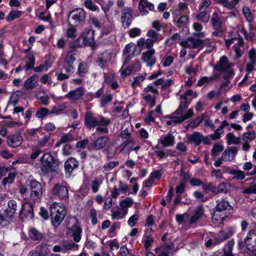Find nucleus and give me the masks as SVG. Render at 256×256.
<instances>
[{
	"instance_id": "f257e3e1",
	"label": "nucleus",
	"mask_w": 256,
	"mask_h": 256,
	"mask_svg": "<svg viewBox=\"0 0 256 256\" xmlns=\"http://www.w3.org/2000/svg\"><path fill=\"white\" fill-rule=\"evenodd\" d=\"M214 209L212 218L214 220L219 222L220 224L227 218L232 216L234 209L230 202L224 198L218 199Z\"/></svg>"
},
{
	"instance_id": "f03ea898",
	"label": "nucleus",
	"mask_w": 256,
	"mask_h": 256,
	"mask_svg": "<svg viewBox=\"0 0 256 256\" xmlns=\"http://www.w3.org/2000/svg\"><path fill=\"white\" fill-rule=\"evenodd\" d=\"M242 233L238 235V247L240 250L246 248L248 251H256V228L250 230L244 239L242 238Z\"/></svg>"
},
{
	"instance_id": "7ed1b4c3",
	"label": "nucleus",
	"mask_w": 256,
	"mask_h": 256,
	"mask_svg": "<svg viewBox=\"0 0 256 256\" xmlns=\"http://www.w3.org/2000/svg\"><path fill=\"white\" fill-rule=\"evenodd\" d=\"M41 166L40 170L44 174H48L50 172H57L60 162L58 158H55L51 152H46L40 158Z\"/></svg>"
},
{
	"instance_id": "20e7f679",
	"label": "nucleus",
	"mask_w": 256,
	"mask_h": 256,
	"mask_svg": "<svg viewBox=\"0 0 256 256\" xmlns=\"http://www.w3.org/2000/svg\"><path fill=\"white\" fill-rule=\"evenodd\" d=\"M17 203L15 200H10L8 202V208L0 210V225L8 226L12 221L16 212Z\"/></svg>"
},
{
	"instance_id": "39448f33",
	"label": "nucleus",
	"mask_w": 256,
	"mask_h": 256,
	"mask_svg": "<svg viewBox=\"0 0 256 256\" xmlns=\"http://www.w3.org/2000/svg\"><path fill=\"white\" fill-rule=\"evenodd\" d=\"M236 232L235 227H228L220 231L213 239L208 240L205 244L206 248H212L218 245L224 241L228 240L233 236Z\"/></svg>"
},
{
	"instance_id": "423d86ee",
	"label": "nucleus",
	"mask_w": 256,
	"mask_h": 256,
	"mask_svg": "<svg viewBox=\"0 0 256 256\" xmlns=\"http://www.w3.org/2000/svg\"><path fill=\"white\" fill-rule=\"evenodd\" d=\"M50 212L52 225L54 228H58L63 221L66 212L65 208L59 205V204L54 202L50 207Z\"/></svg>"
},
{
	"instance_id": "0eeeda50",
	"label": "nucleus",
	"mask_w": 256,
	"mask_h": 256,
	"mask_svg": "<svg viewBox=\"0 0 256 256\" xmlns=\"http://www.w3.org/2000/svg\"><path fill=\"white\" fill-rule=\"evenodd\" d=\"M26 184L30 190V198L34 202L40 201L43 194L42 184L34 178L28 180Z\"/></svg>"
},
{
	"instance_id": "6e6552de",
	"label": "nucleus",
	"mask_w": 256,
	"mask_h": 256,
	"mask_svg": "<svg viewBox=\"0 0 256 256\" xmlns=\"http://www.w3.org/2000/svg\"><path fill=\"white\" fill-rule=\"evenodd\" d=\"M86 12L82 8H76L70 11L68 15V20L71 19L73 24L80 26L85 23Z\"/></svg>"
},
{
	"instance_id": "1a4fd4ad",
	"label": "nucleus",
	"mask_w": 256,
	"mask_h": 256,
	"mask_svg": "<svg viewBox=\"0 0 256 256\" xmlns=\"http://www.w3.org/2000/svg\"><path fill=\"white\" fill-rule=\"evenodd\" d=\"M94 30L92 29H86L79 36L82 44L84 46H91L93 49L96 45V41L94 38Z\"/></svg>"
},
{
	"instance_id": "9d476101",
	"label": "nucleus",
	"mask_w": 256,
	"mask_h": 256,
	"mask_svg": "<svg viewBox=\"0 0 256 256\" xmlns=\"http://www.w3.org/2000/svg\"><path fill=\"white\" fill-rule=\"evenodd\" d=\"M26 58L28 59V61L26 62V65L24 66V68L25 69V70L28 71L33 70L36 72H41L44 71L45 68L42 64L34 68L36 58L34 54L30 53L28 54V55L26 56Z\"/></svg>"
},
{
	"instance_id": "9b49d317",
	"label": "nucleus",
	"mask_w": 256,
	"mask_h": 256,
	"mask_svg": "<svg viewBox=\"0 0 256 256\" xmlns=\"http://www.w3.org/2000/svg\"><path fill=\"white\" fill-rule=\"evenodd\" d=\"M52 194L60 199L66 200L68 198V192L66 186L62 184H56L52 189Z\"/></svg>"
},
{
	"instance_id": "f8f14e48",
	"label": "nucleus",
	"mask_w": 256,
	"mask_h": 256,
	"mask_svg": "<svg viewBox=\"0 0 256 256\" xmlns=\"http://www.w3.org/2000/svg\"><path fill=\"white\" fill-rule=\"evenodd\" d=\"M20 216L22 218L24 216L27 220H30L34 218V207L32 205L29 203L21 204L20 210Z\"/></svg>"
},
{
	"instance_id": "ddd939ff",
	"label": "nucleus",
	"mask_w": 256,
	"mask_h": 256,
	"mask_svg": "<svg viewBox=\"0 0 256 256\" xmlns=\"http://www.w3.org/2000/svg\"><path fill=\"white\" fill-rule=\"evenodd\" d=\"M132 10L128 7L124 8L122 10L121 22L124 28H128L132 22Z\"/></svg>"
},
{
	"instance_id": "4468645a",
	"label": "nucleus",
	"mask_w": 256,
	"mask_h": 256,
	"mask_svg": "<svg viewBox=\"0 0 256 256\" xmlns=\"http://www.w3.org/2000/svg\"><path fill=\"white\" fill-rule=\"evenodd\" d=\"M232 67L229 62L228 58L226 56H221L217 64L214 66V70L218 72H226V70L230 69Z\"/></svg>"
},
{
	"instance_id": "2eb2a0df",
	"label": "nucleus",
	"mask_w": 256,
	"mask_h": 256,
	"mask_svg": "<svg viewBox=\"0 0 256 256\" xmlns=\"http://www.w3.org/2000/svg\"><path fill=\"white\" fill-rule=\"evenodd\" d=\"M155 52L154 49H151L142 54V59L144 62H148L147 65L148 66H153L156 62V58L152 56Z\"/></svg>"
},
{
	"instance_id": "dca6fc26",
	"label": "nucleus",
	"mask_w": 256,
	"mask_h": 256,
	"mask_svg": "<svg viewBox=\"0 0 256 256\" xmlns=\"http://www.w3.org/2000/svg\"><path fill=\"white\" fill-rule=\"evenodd\" d=\"M78 162L74 158H69L65 162L64 164V168L65 172L66 174H72V171L78 168Z\"/></svg>"
},
{
	"instance_id": "f3484780",
	"label": "nucleus",
	"mask_w": 256,
	"mask_h": 256,
	"mask_svg": "<svg viewBox=\"0 0 256 256\" xmlns=\"http://www.w3.org/2000/svg\"><path fill=\"white\" fill-rule=\"evenodd\" d=\"M84 124L86 128L90 130L98 126V120L96 118L92 116V113L89 112H86V114Z\"/></svg>"
},
{
	"instance_id": "a211bd4d",
	"label": "nucleus",
	"mask_w": 256,
	"mask_h": 256,
	"mask_svg": "<svg viewBox=\"0 0 256 256\" xmlns=\"http://www.w3.org/2000/svg\"><path fill=\"white\" fill-rule=\"evenodd\" d=\"M69 230L72 232V237L74 240L78 242L80 241L82 238V228L80 224L76 221V222L73 224Z\"/></svg>"
},
{
	"instance_id": "6ab92c4d",
	"label": "nucleus",
	"mask_w": 256,
	"mask_h": 256,
	"mask_svg": "<svg viewBox=\"0 0 256 256\" xmlns=\"http://www.w3.org/2000/svg\"><path fill=\"white\" fill-rule=\"evenodd\" d=\"M23 141V138L21 136L18 134H12L7 137V142L8 145L13 148L20 146Z\"/></svg>"
},
{
	"instance_id": "aec40b11",
	"label": "nucleus",
	"mask_w": 256,
	"mask_h": 256,
	"mask_svg": "<svg viewBox=\"0 0 256 256\" xmlns=\"http://www.w3.org/2000/svg\"><path fill=\"white\" fill-rule=\"evenodd\" d=\"M109 141L108 136H102L96 139L92 144V148L96 150L104 148Z\"/></svg>"
},
{
	"instance_id": "412c9836",
	"label": "nucleus",
	"mask_w": 256,
	"mask_h": 256,
	"mask_svg": "<svg viewBox=\"0 0 256 256\" xmlns=\"http://www.w3.org/2000/svg\"><path fill=\"white\" fill-rule=\"evenodd\" d=\"M84 94V88L83 86H80L74 90L70 91L66 97L71 100H77Z\"/></svg>"
},
{
	"instance_id": "4be33fe9",
	"label": "nucleus",
	"mask_w": 256,
	"mask_h": 256,
	"mask_svg": "<svg viewBox=\"0 0 256 256\" xmlns=\"http://www.w3.org/2000/svg\"><path fill=\"white\" fill-rule=\"evenodd\" d=\"M29 238L33 241H41L44 238V234L36 228L30 227L28 230Z\"/></svg>"
},
{
	"instance_id": "5701e85b",
	"label": "nucleus",
	"mask_w": 256,
	"mask_h": 256,
	"mask_svg": "<svg viewBox=\"0 0 256 256\" xmlns=\"http://www.w3.org/2000/svg\"><path fill=\"white\" fill-rule=\"evenodd\" d=\"M204 210L202 205L197 206L194 211L193 215L190 218L189 222L190 224L195 223L204 214Z\"/></svg>"
},
{
	"instance_id": "b1692460",
	"label": "nucleus",
	"mask_w": 256,
	"mask_h": 256,
	"mask_svg": "<svg viewBox=\"0 0 256 256\" xmlns=\"http://www.w3.org/2000/svg\"><path fill=\"white\" fill-rule=\"evenodd\" d=\"M146 8H148L150 11H154V6L153 4L148 2L147 0H140L138 6L139 10L142 12H144V14H146L148 13V12L145 9Z\"/></svg>"
},
{
	"instance_id": "393cba45",
	"label": "nucleus",
	"mask_w": 256,
	"mask_h": 256,
	"mask_svg": "<svg viewBox=\"0 0 256 256\" xmlns=\"http://www.w3.org/2000/svg\"><path fill=\"white\" fill-rule=\"evenodd\" d=\"M203 136L198 132H194L192 134L187 136V138L190 143H194L196 146L200 145L202 142Z\"/></svg>"
},
{
	"instance_id": "a878e982",
	"label": "nucleus",
	"mask_w": 256,
	"mask_h": 256,
	"mask_svg": "<svg viewBox=\"0 0 256 256\" xmlns=\"http://www.w3.org/2000/svg\"><path fill=\"white\" fill-rule=\"evenodd\" d=\"M234 244V240L233 238L231 239L228 241L227 243L224 245V247L220 251L228 256H234L232 253Z\"/></svg>"
},
{
	"instance_id": "bb28decb",
	"label": "nucleus",
	"mask_w": 256,
	"mask_h": 256,
	"mask_svg": "<svg viewBox=\"0 0 256 256\" xmlns=\"http://www.w3.org/2000/svg\"><path fill=\"white\" fill-rule=\"evenodd\" d=\"M174 138L171 133H168L161 140V144L163 147L166 148L174 146Z\"/></svg>"
},
{
	"instance_id": "cd10ccee",
	"label": "nucleus",
	"mask_w": 256,
	"mask_h": 256,
	"mask_svg": "<svg viewBox=\"0 0 256 256\" xmlns=\"http://www.w3.org/2000/svg\"><path fill=\"white\" fill-rule=\"evenodd\" d=\"M38 80V76L36 74H34L29 77L24 82V86L26 89H32L34 87L35 84Z\"/></svg>"
},
{
	"instance_id": "c85d7f7f",
	"label": "nucleus",
	"mask_w": 256,
	"mask_h": 256,
	"mask_svg": "<svg viewBox=\"0 0 256 256\" xmlns=\"http://www.w3.org/2000/svg\"><path fill=\"white\" fill-rule=\"evenodd\" d=\"M68 24L70 26V27L66 30V36L69 38L74 40L76 37V27L77 26L72 24L68 20Z\"/></svg>"
},
{
	"instance_id": "c756f323",
	"label": "nucleus",
	"mask_w": 256,
	"mask_h": 256,
	"mask_svg": "<svg viewBox=\"0 0 256 256\" xmlns=\"http://www.w3.org/2000/svg\"><path fill=\"white\" fill-rule=\"evenodd\" d=\"M192 44V48H199L200 50H202L204 46V40L190 38H189Z\"/></svg>"
},
{
	"instance_id": "7c9ffc66",
	"label": "nucleus",
	"mask_w": 256,
	"mask_h": 256,
	"mask_svg": "<svg viewBox=\"0 0 256 256\" xmlns=\"http://www.w3.org/2000/svg\"><path fill=\"white\" fill-rule=\"evenodd\" d=\"M190 104V102H189L188 100H184V102H182L178 108L174 112V114L178 115L182 114L185 112V110L188 107Z\"/></svg>"
},
{
	"instance_id": "2f4dec72",
	"label": "nucleus",
	"mask_w": 256,
	"mask_h": 256,
	"mask_svg": "<svg viewBox=\"0 0 256 256\" xmlns=\"http://www.w3.org/2000/svg\"><path fill=\"white\" fill-rule=\"evenodd\" d=\"M51 114L50 111L46 108L41 107L36 111V117L38 118H44L47 116Z\"/></svg>"
},
{
	"instance_id": "473e14b6",
	"label": "nucleus",
	"mask_w": 256,
	"mask_h": 256,
	"mask_svg": "<svg viewBox=\"0 0 256 256\" xmlns=\"http://www.w3.org/2000/svg\"><path fill=\"white\" fill-rule=\"evenodd\" d=\"M88 64L85 62H81L78 64L77 73L80 77H84L85 74L88 72Z\"/></svg>"
},
{
	"instance_id": "72a5a7b5",
	"label": "nucleus",
	"mask_w": 256,
	"mask_h": 256,
	"mask_svg": "<svg viewBox=\"0 0 256 256\" xmlns=\"http://www.w3.org/2000/svg\"><path fill=\"white\" fill-rule=\"evenodd\" d=\"M188 16L186 15H182L176 21V26L181 28L185 26L188 23Z\"/></svg>"
},
{
	"instance_id": "f704fd0d",
	"label": "nucleus",
	"mask_w": 256,
	"mask_h": 256,
	"mask_svg": "<svg viewBox=\"0 0 256 256\" xmlns=\"http://www.w3.org/2000/svg\"><path fill=\"white\" fill-rule=\"evenodd\" d=\"M196 18L197 20L204 23L208 22L210 18V14H207L205 10L197 14L196 16Z\"/></svg>"
},
{
	"instance_id": "c9c22d12",
	"label": "nucleus",
	"mask_w": 256,
	"mask_h": 256,
	"mask_svg": "<svg viewBox=\"0 0 256 256\" xmlns=\"http://www.w3.org/2000/svg\"><path fill=\"white\" fill-rule=\"evenodd\" d=\"M227 142L228 144H238L240 142V139L239 137H236L234 134L229 132L226 136Z\"/></svg>"
},
{
	"instance_id": "e433bc0d",
	"label": "nucleus",
	"mask_w": 256,
	"mask_h": 256,
	"mask_svg": "<svg viewBox=\"0 0 256 256\" xmlns=\"http://www.w3.org/2000/svg\"><path fill=\"white\" fill-rule=\"evenodd\" d=\"M204 116H198L194 120L190 121L186 126V128H195L198 126L203 121Z\"/></svg>"
},
{
	"instance_id": "4c0bfd02",
	"label": "nucleus",
	"mask_w": 256,
	"mask_h": 256,
	"mask_svg": "<svg viewBox=\"0 0 256 256\" xmlns=\"http://www.w3.org/2000/svg\"><path fill=\"white\" fill-rule=\"evenodd\" d=\"M256 137L254 130L248 131L244 132L242 136V140L245 142H250L253 140Z\"/></svg>"
},
{
	"instance_id": "58836bf2",
	"label": "nucleus",
	"mask_w": 256,
	"mask_h": 256,
	"mask_svg": "<svg viewBox=\"0 0 256 256\" xmlns=\"http://www.w3.org/2000/svg\"><path fill=\"white\" fill-rule=\"evenodd\" d=\"M84 4L86 8L92 12H98L100 10L98 6L92 0H86Z\"/></svg>"
},
{
	"instance_id": "ea45409f",
	"label": "nucleus",
	"mask_w": 256,
	"mask_h": 256,
	"mask_svg": "<svg viewBox=\"0 0 256 256\" xmlns=\"http://www.w3.org/2000/svg\"><path fill=\"white\" fill-rule=\"evenodd\" d=\"M22 14V12L18 10H12L10 12L6 18V21L10 22L16 18H18L21 16Z\"/></svg>"
},
{
	"instance_id": "a19ab883",
	"label": "nucleus",
	"mask_w": 256,
	"mask_h": 256,
	"mask_svg": "<svg viewBox=\"0 0 256 256\" xmlns=\"http://www.w3.org/2000/svg\"><path fill=\"white\" fill-rule=\"evenodd\" d=\"M134 201L132 198L126 197L124 200H122L120 202V206L121 208H127L132 206Z\"/></svg>"
},
{
	"instance_id": "79ce46f5",
	"label": "nucleus",
	"mask_w": 256,
	"mask_h": 256,
	"mask_svg": "<svg viewBox=\"0 0 256 256\" xmlns=\"http://www.w3.org/2000/svg\"><path fill=\"white\" fill-rule=\"evenodd\" d=\"M243 14L246 20L249 22H252L254 20V16L250 8L248 7H244L242 8Z\"/></svg>"
},
{
	"instance_id": "37998d69",
	"label": "nucleus",
	"mask_w": 256,
	"mask_h": 256,
	"mask_svg": "<svg viewBox=\"0 0 256 256\" xmlns=\"http://www.w3.org/2000/svg\"><path fill=\"white\" fill-rule=\"evenodd\" d=\"M227 183L222 182L219 184L218 186H216V194L218 193L226 194L228 192V189L227 187Z\"/></svg>"
},
{
	"instance_id": "c03bdc74",
	"label": "nucleus",
	"mask_w": 256,
	"mask_h": 256,
	"mask_svg": "<svg viewBox=\"0 0 256 256\" xmlns=\"http://www.w3.org/2000/svg\"><path fill=\"white\" fill-rule=\"evenodd\" d=\"M224 150V147L222 145L214 144V146L211 150L212 156L214 158L218 156L219 154Z\"/></svg>"
},
{
	"instance_id": "a18cd8bd",
	"label": "nucleus",
	"mask_w": 256,
	"mask_h": 256,
	"mask_svg": "<svg viewBox=\"0 0 256 256\" xmlns=\"http://www.w3.org/2000/svg\"><path fill=\"white\" fill-rule=\"evenodd\" d=\"M244 194H256V182H252L250 186L246 188L243 190Z\"/></svg>"
},
{
	"instance_id": "49530a36",
	"label": "nucleus",
	"mask_w": 256,
	"mask_h": 256,
	"mask_svg": "<svg viewBox=\"0 0 256 256\" xmlns=\"http://www.w3.org/2000/svg\"><path fill=\"white\" fill-rule=\"evenodd\" d=\"M69 47L72 49H74L77 48L84 47L82 44V42L78 36L76 39H74L72 42L69 44Z\"/></svg>"
},
{
	"instance_id": "de8ad7c7",
	"label": "nucleus",
	"mask_w": 256,
	"mask_h": 256,
	"mask_svg": "<svg viewBox=\"0 0 256 256\" xmlns=\"http://www.w3.org/2000/svg\"><path fill=\"white\" fill-rule=\"evenodd\" d=\"M146 36L154 40L155 41L159 42L162 38H159L158 34L153 30H149L146 33Z\"/></svg>"
},
{
	"instance_id": "09e8293b",
	"label": "nucleus",
	"mask_w": 256,
	"mask_h": 256,
	"mask_svg": "<svg viewBox=\"0 0 256 256\" xmlns=\"http://www.w3.org/2000/svg\"><path fill=\"white\" fill-rule=\"evenodd\" d=\"M112 100V96L111 94L103 96L100 100L101 106L104 107L106 106L108 102H111Z\"/></svg>"
},
{
	"instance_id": "8fccbe9b",
	"label": "nucleus",
	"mask_w": 256,
	"mask_h": 256,
	"mask_svg": "<svg viewBox=\"0 0 256 256\" xmlns=\"http://www.w3.org/2000/svg\"><path fill=\"white\" fill-rule=\"evenodd\" d=\"M211 24L214 30H219L222 28V21L220 18L215 20L211 18Z\"/></svg>"
},
{
	"instance_id": "3c124183",
	"label": "nucleus",
	"mask_w": 256,
	"mask_h": 256,
	"mask_svg": "<svg viewBox=\"0 0 256 256\" xmlns=\"http://www.w3.org/2000/svg\"><path fill=\"white\" fill-rule=\"evenodd\" d=\"M73 151L72 146L69 144H65L62 148V153L64 156H70Z\"/></svg>"
},
{
	"instance_id": "603ef678",
	"label": "nucleus",
	"mask_w": 256,
	"mask_h": 256,
	"mask_svg": "<svg viewBox=\"0 0 256 256\" xmlns=\"http://www.w3.org/2000/svg\"><path fill=\"white\" fill-rule=\"evenodd\" d=\"M75 55L76 54L74 52L72 51H69L65 58V62L66 64H73L76 60Z\"/></svg>"
},
{
	"instance_id": "864d4df0",
	"label": "nucleus",
	"mask_w": 256,
	"mask_h": 256,
	"mask_svg": "<svg viewBox=\"0 0 256 256\" xmlns=\"http://www.w3.org/2000/svg\"><path fill=\"white\" fill-rule=\"evenodd\" d=\"M214 2L217 4H222L224 7L230 10L234 8V4H232L228 0H214Z\"/></svg>"
},
{
	"instance_id": "5fc2aeb1",
	"label": "nucleus",
	"mask_w": 256,
	"mask_h": 256,
	"mask_svg": "<svg viewBox=\"0 0 256 256\" xmlns=\"http://www.w3.org/2000/svg\"><path fill=\"white\" fill-rule=\"evenodd\" d=\"M202 188L206 192L209 190L212 193L216 194V186L212 182L203 184Z\"/></svg>"
},
{
	"instance_id": "6e6d98bb",
	"label": "nucleus",
	"mask_w": 256,
	"mask_h": 256,
	"mask_svg": "<svg viewBox=\"0 0 256 256\" xmlns=\"http://www.w3.org/2000/svg\"><path fill=\"white\" fill-rule=\"evenodd\" d=\"M139 218V216L138 214H134L130 217L128 220V223L130 227L134 226L137 223Z\"/></svg>"
},
{
	"instance_id": "4d7b16f0",
	"label": "nucleus",
	"mask_w": 256,
	"mask_h": 256,
	"mask_svg": "<svg viewBox=\"0 0 256 256\" xmlns=\"http://www.w3.org/2000/svg\"><path fill=\"white\" fill-rule=\"evenodd\" d=\"M154 114L152 110L149 111L148 115L144 118V122L147 124L154 122H155V118L153 116Z\"/></svg>"
},
{
	"instance_id": "13d9d810",
	"label": "nucleus",
	"mask_w": 256,
	"mask_h": 256,
	"mask_svg": "<svg viewBox=\"0 0 256 256\" xmlns=\"http://www.w3.org/2000/svg\"><path fill=\"white\" fill-rule=\"evenodd\" d=\"M141 34L140 30L138 28H134L128 31V34L130 38H133L139 36Z\"/></svg>"
},
{
	"instance_id": "bf43d9fd",
	"label": "nucleus",
	"mask_w": 256,
	"mask_h": 256,
	"mask_svg": "<svg viewBox=\"0 0 256 256\" xmlns=\"http://www.w3.org/2000/svg\"><path fill=\"white\" fill-rule=\"evenodd\" d=\"M222 158L224 161H232L233 160V158H232V156H230V152L229 148H226L223 152L222 156Z\"/></svg>"
},
{
	"instance_id": "052dcab7",
	"label": "nucleus",
	"mask_w": 256,
	"mask_h": 256,
	"mask_svg": "<svg viewBox=\"0 0 256 256\" xmlns=\"http://www.w3.org/2000/svg\"><path fill=\"white\" fill-rule=\"evenodd\" d=\"M96 210L92 208L90 210V218H91V222L92 225H96L98 222Z\"/></svg>"
},
{
	"instance_id": "680f3d73",
	"label": "nucleus",
	"mask_w": 256,
	"mask_h": 256,
	"mask_svg": "<svg viewBox=\"0 0 256 256\" xmlns=\"http://www.w3.org/2000/svg\"><path fill=\"white\" fill-rule=\"evenodd\" d=\"M154 242L153 238L150 237V236H146V239L144 242V246L146 250L148 249L152 246V244Z\"/></svg>"
},
{
	"instance_id": "e2e57ef3",
	"label": "nucleus",
	"mask_w": 256,
	"mask_h": 256,
	"mask_svg": "<svg viewBox=\"0 0 256 256\" xmlns=\"http://www.w3.org/2000/svg\"><path fill=\"white\" fill-rule=\"evenodd\" d=\"M126 140V141L123 142V143L121 144V146H122L121 149L122 152H124L125 150L126 152L128 148H129L128 147L129 144H132V146L134 144V141L133 140Z\"/></svg>"
},
{
	"instance_id": "0e129e2a",
	"label": "nucleus",
	"mask_w": 256,
	"mask_h": 256,
	"mask_svg": "<svg viewBox=\"0 0 256 256\" xmlns=\"http://www.w3.org/2000/svg\"><path fill=\"white\" fill-rule=\"evenodd\" d=\"M180 38V35L178 33L173 34L170 38H167L165 40V44L169 43V46H172L174 44V41Z\"/></svg>"
},
{
	"instance_id": "69168bd1",
	"label": "nucleus",
	"mask_w": 256,
	"mask_h": 256,
	"mask_svg": "<svg viewBox=\"0 0 256 256\" xmlns=\"http://www.w3.org/2000/svg\"><path fill=\"white\" fill-rule=\"evenodd\" d=\"M110 123V120L109 118H106L102 116H100V120H98V126H108Z\"/></svg>"
},
{
	"instance_id": "338daca9",
	"label": "nucleus",
	"mask_w": 256,
	"mask_h": 256,
	"mask_svg": "<svg viewBox=\"0 0 256 256\" xmlns=\"http://www.w3.org/2000/svg\"><path fill=\"white\" fill-rule=\"evenodd\" d=\"M119 164V162L118 161L114 162L111 161L108 163L106 164H105L104 166V168L106 171H108L118 166Z\"/></svg>"
},
{
	"instance_id": "774afa93",
	"label": "nucleus",
	"mask_w": 256,
	"mask_h": 256,
	"mask_svg": "<svg viewBox=\"0 0 256 256\" xmlns=\"http://www.w3.org/2000/svg\"><path fill=\"white\" fill-rule=\"evenodd\" d=\"M144 99L146 102L150 103V107L152 108L156 104V99L152 97L150 94H148L144 96Z\"/></svg>"
}]
</instances>
